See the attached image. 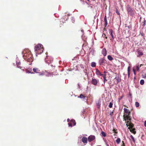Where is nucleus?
<instances>
[{"label": "nucleus", "mask_w": 146, "mask_h": 146, "mask_svg": "<svg viewBox=\"0 0 146 146\" xmlns=\"http://www.w3.org/2000/svg\"><path fill=\"white\" fill-rule=\"evenodd\" d=\"M24 58L28 62H31L33 61V58L31 52L28 50H25L23 52Z\"/></svg>", "instance_id": "nucleus-1"}, {"label": "nucleus", "mask_w": 146, "mask_h": 146, "mask_svg": "<svg viewBox=\"0 0 146 146\" xmlns=\"http://www.w3.org/2000/svg\"><path fill=\"white\" fill-rule=\"evenodd\" d=\"M125 112L124 114L123 115V119L124 120L126 121H131V118L130 116L131 112L129 111L126 108H124L123 109Z\"/></svg>", "instance_id": "nucleus-2"}, {"label": "nucleus", "mask_w": 146, "mask_h": 146, "mask_svg": "<svg viewBox=\"0 0 146 146\" xmlns=\"http://www.w3.org/2000/svg\"><path fill=\"white\" fill-rule=\"evenodd\" d=\"M35 49V51L37 52L36 53L38 54L42 53L44 50L43 46L41 44H38L36 46Z\"/></svg>", "instance_id": "nucleus-3"}, {"label": "nucleus", "mask_w": 146, "mask_h": 146, "mask_svg": "<svg viewBox=\"0 0 146 146\" xmlns=\"http://www.w3.org/2000/svg\"><path fill=\"white\" fill-rule=\"evenodd\" d=\"M126 123V125L127 127L129 126L128 128L130 130V131L134 134H135L136 133V131H135V129H133L134 126L133 124L131 122V121H127Z\"/></svg>", "instance_id": "nucleus-4"}, {"label": "nucleus", "mask_w": 146, "mask_h": 146, "mask_svg": "<svg viewBox=\"0 0 146 146\" xmlns=\"http://www.w3.org/2000/svg\"><path fill=\"white\" fill-rule=\"evenodd\" d=\"M52 61L53 58L50 57H47L45 59V62L48 64L51 63Z\"/></svg>", "instance_id": "nucleus-5"}, {"label": "nucleus", "mask_w": 146, "mask_h": 146, "mask_svg": "<svg viewBox=\"0 0 146 146\" xmlns=\"http://www.w3.org/2000/svg\"><path fill=\"white\" fill-rule=\"evenodd\" d=\"M127 11L128 13L131 15H132L133 11L132 8L129 5L127 6Z\"/></svg>", "instance_id": "nucleus-6"}, {"label": "nucleus", "mask_w": 146, "mask_h": 146, "mask_svg": "<svg viewBox=\"0 0 146 146\" xmlns=\"http://www.w3.org/2000/svg\"><path fill=\"white\" fill-rule=\"evenodd\" d=\"M99 82L98 80H97L95 78H92L91 81V83L92 84L95 86H97L98 82Z\"/></svg>", "instance_id": "nucleus-7"}, {"label": "nucleus", "mask_w": 146, "mask_h": 146, "mask_svg": "<svg viewBox=\"0 0 146 146\" xmlns=\"http://www.w3.org/2000/svg\"><path fill=\"white\" fill-rule=\"evenodd\" d=\"M95 139V137L93 135H90L88 137V140L89 142H91Z\"/></svg>", "instance_id": "nucleus-8"}, {"label": "nucleus", "mask_w": 146, "mask_h": 146, "mask_svg": "<svg viewBox=\"0 0 146 146\" xmlns=\"http://www.w3.org/2000/svg\"><path fill=\"white\" fill-rule=\"evenodd\" d=\"M106 60L104 58L100 59L99 61L100 64V65H103L105 64L106 63Z\"/></svg>", "instance_id": "nucleus-9"}, {"label": "nucleus", "mask_w": 146, "mask_h": 146, "mask_svg": "<svg viewBox=\"0 0 146 146\" xmlns=\"http://www.w3.org/2000/svg\"><path fill=\"white\" fill-rule=\"evenodd\" d=\"M137 53L138 54L137 55V57H140L143 55V53L141 50H137Z\"/></svg>", "instance_id": "nucleus-10"}, {"label": "nucleus", "mask_w": 146, "mask_h": 146, "mask_svg": "<svg viewBox=\"0 0 146 146\" xmlns=\"http://www.w3.org/2000/svg\"><path fill=\"white\" fill-rule=\"evenodd\" d=\"M82 140L84 143H87L88 142V139L86 137H83L82 138Z\"/></svg>", "instance_id": "nucleus-11"}, {"label": "nucleus", "mask_w": 146, "mask_h": 146, "mask_svg": "<svg viewBox=\"0 0 146 146\" xmlns=\"http://www.w3.org/2000/svg\"><path fill=\"white\" fill-rule=\"evenodd\" d=\"M33 70L35 73H39L40 71L38 68L36 67L33 68Z\"/></svg>", "instance_id": "nucleus-12"}, {"label": "nucleus", "mask_w": 146, "mask_h": 146, "mask_svg": "<svg viewBox=\"0 0 146 146\" xmlns=\"http://www.w3.org/2000/svg\"><path fill=\"white\" fill-rule=\"evenodd\" d=\"M102 53L104 56H106L107 54V52L105 49H103L102 51Z\"/></svg>", "instance_id": "nucleus-13"}, {"label": "nucleus", "mask_w": 146, "mask_h": 146, "mask_svg": "<svg viewBox=\"0 0 146 146\" xmlns=\"http://www.w3.org/2000/svg\"><path fill=\"white\" fill-rule=\"evenodd\" d=\"M113 31L112 30V29H110V33L111 36L112 37V39H114V36L113 34Z\"/></svg>", "instance_id": "nucleus-14"}, {"label": "nucleus", "mask_w": 146, "mask_h": 146, "mask_svg": "<svg viewBox=\"0 0 146 146\" xmlns=\"http://www.w3.org/2000/svg\"><path fill=\"white\" fill-rule=\"evenodd\" d=\"M86 96L83 95L82 94H81L78 97V98H80L83 99V100H84L86 99Z\"/></svg>", "instance_id": "nucleus-15"}, {"label": "nucleus", "mask_w": 146, "mask_h": 146, "mask_svg": "<svg viewBox=\"0 0 146 146\" xmlns=\"http://www.w3.org/2000/svg\"><path fill=\"white\" fill-rule=\"evenodd\" d=\"M104 21L105 22V24L104 25L105 27H106L108 24V22L107 20L106 17V16H105L104 18Z\"/></svg>", "instance_id": "nucleus-16"}, {"label": "nucleus", "mask_w": 146, "mask_h": 146, "mask_svg": "<svg viewBox=\"0 0 146 146\" xmlns=\"http://www.w3.org/2000/svg\"><path fill=\"white\" fill-rule=\"evenodd\" d=\"M96 74L100 76L102 74L100 71L98 69H96Z\"/></svg>", "instance_id": "nucleus-17"}, {"label": "nucleus", "mask_w": 146, "mask_h": 146, "mask_svg": "<svg viewBox=\"0 0 146 146\" xmlns=\"http://www.w3.org/2000/svg\"><path fill=\"white\" fill-rule=\"evenodd\" d=\"M107 72H106V71H104L103 73V74H102L101 76H102L103 77V78H106V73H107Z\"/></svg>", "instance_id": "nucleus-18"}, {"label": "nucleus", "mask_w": 146, "mask_h": 146, "mask_svg": "<svg viewBox=\"0 0 146 146\" xmlns=\"http://www.w3.org/2000/svg\"><path fill=\"white\" fill-rule=\"evenodd\" d=\"M127 72H128V76L129 77V76L130 75V66H129L127 68Z\"/></svg>", "instance_id": "nucleus-19"}, {"label": "nucleus", "mask_w": 146, "mask_h": 146, "mask_svg": "<svg viewBox=\"0 0 146 146\" xmlns=\"http://www.w3.org/2000/svg\"><path fill=\"white\" fill-rule=\"evenodd\" d=\"M20 63H19V64H18V65H17V67L18 68H20V69H22V70H24V68L23 67H22V66H21L20 65Z\"/></svg>", "instance_id": "nucleus-20"}, {"label": "nucleus", "mask_w": 146, "mask_h": 146, "mask_svg": "<svg viewBox=\"0 0 146 146\" xmlns=\"http://www.w3.org/2000/svg\"><path fill=\"white\" fill-rule=\"evenodd\" d=\"M146 21L145 19H144L142 23V25L143 27H144L146 25Z\"/></svg>", "instance_id": "nucleus-21"}, {"label": "nucleus", "mask_w": 146, "mask_h": 146, "mask_svg": "<svg viewBox=\"0 0 146 146\" xmlns=\"http://www.w3.org/2000/svg\"><path fill=\"white\" fill-rule=\"evenodd\" d=\"M121 141V140L120 138H118L116 140V142L117 144H119Z\"/></svg>", "instance_id": "nucleus-22"}, {"label": "nucleus", "mask_w": 146, "mask_h": 146, "mask_svg": "<svg viewBox=\"0 0 146 146\" xmlns=\"http://www.w3.org/2000/svg\"><path fill=\"white\" fill-rule=\"evenodd\" d=\"M108 58L110 60H111L113 59V58L110 55L108 56Z\"/></svg>", "instance_id": "nucleus-23"}, {"label": "nucleus", "mask_w": 146, "mask_h": 146, "mask_svg": "<svg viewBox=\"0 0 146 146\" xmlns=\"http://www.w3.org/2000/svg\"><path fill=\"white\" fill-rule=\"evenodd\" d=\"M101 133L102 135V136H103V137H106V133L105 132H104V131H102L101 132Z\"/></svg>", "instance_id": "nucleus-24"}, {"label": "nucleus", "mask_w": 146, "mask_h": 146, "mask_svg": "<svg viewBox=\"0 0 146 146\" xmlns=\"http://www.w3.org/2000/svg\"><path fill=\"white\" fill-rule=\"evenodd\" d=\"M91 65L92 67H95L96 66V64L94 62H92L91 63Z\"/></svg>", "instance_id": "nucleus-25"}, {"label": "nucleus", "mask_w": 146, "mask_h": 146, "mask_svg": "<svg viewBox=\"0 0 146 146\" xmlns=\"http://www.w3.org/2000/svg\"><path fill=\"white\" fill-rule=\"evenodd\" d=\"M115 79L116 80L117 83H118L120 81V80L119 79V77H116L115 78Z\"/></svg>", "instance_id": "nucleus-26"}, {"label": "nucleus", "mask_w": 146, "mask_h": 146, "mask_svg": "<svg viewBox=\"0 0 146 146\" xmlns=\"http://www.w3.org/2000/svg\"><path fill=\"white\" fill-rule=\"evenodd\" d=\"M135 106L136 107H138L139 106V103L137 102H136L135 103Z\"/></svg>", "instance_id": "nucleus-27"}, {"label": "nucleus", "mask_w": 146, "mask_h": 146, "mask_svg": "<svg viewBox=\"0 0 146 146\" xmlns=\"http://www.w3.org/2000/svg\"><path fill=\"white\" fill-rule=\"evenodd\" d=\"M71 122L73 123L74 124V125H76V122H75V121L74 119H72L71 120Z\"/></svg>", "instance_id": "nucleus-28"}, {"label": "nucleus", "mask_w": 146, "mask_h": 146, "mask_svg": "<svg viewBox=\"0 0 146 146\" xmlns=\"http://www.w3.org/2000/svg\"><path fill=\"white\" fill-rule=\"evenodd\" d=\"M144 81L143 80H141L140 81V84L141 85H143L144 84Z\"/></svg>", "instance_id": "nucleus-29"}, {"label": "nucleus", "mask_w": 146, "mask_h": 146, "mask_svg": "<svg viewBox=\"0 0 146 146\" xmlns=\"http://www.w3.org/2000/svg\"><path fill=\"white\" fill-rule=\"evenodd\" d=\"M130 138L132 139L134 142H135V140L133 136L132 135H131L130 136Z\"/></svg>", "instance_id": "nucleus-30"}, {"label": "nucleus", "mask_w": 146, "mask_h": 146, "mask_svg": "<svg viewBox=\"0 0 146 146\" xmlns=\"http://www.w3.org/2000/svg\"><path fill=\"white\" fill-rule=\"evenodd\" d=\"M113 104L111 102H110L109 104V107L110 108H111L112 107Z\"/></svg>", "instance_id": "nucleus-31"}, {"label": "nucleus", "mask_w": 146, "mask_h": 146, "mask_svg": "<svg viewBox=\"0 0 146 146\" xmlns=\"http://www.w3.org/2000/svg\"><path fill=\"white\" fill-rule=\"evenodd\" d=\"M117 130H116L115 129H114L113 130V133L114 132L115 134L117 133ZM114 135H115V134H114Z\"/></svg>", "instance_id": "nucleus-32"}, {"label": "nucleus", "mask_w": 146, "mask_h": 146, "mask_svg": "<svg viewBox=\"0 0 146 146\" xmlns=\"http://www.w3.org/2000/svg\"><path fill=\"white\" fill-rule=\"evenodd\" d=\"M136 70L137 71H139V65H137L136 66Z\"/></svg>", "instance_id": "nucleus-33"}, {"label": "nucleus", "mask_w": 146, "mask_h": 146, "mask_svg": "<svg viewBox=\"0 0 146 146\" xmlns=\"http://www.w3.org/2000/svg\"><path fill=\"white\" fill-rule=\"evenodd\" d=\"M116 13L118 15H120V13H119V11H118V10H117L116 11Z\"/></svg>", "instance_id": "nucleus-34"}, {"label": "nucleus", "mask_w": 146, "mask_h": 146, "mask_svg": "<svg viewBox=\"0 0 146 146\" xmlns=\"http://www.w3.org/2000/svg\"><path fill=\"white\" fill-rule=\"evenodd\" d=\"M107 80L106 79V78H104V84H105V82L107 81Z\"/></svg>", "instance_id": "nucleus-35"}, {"label": "nucleus", "mask_w": 146, "mask_h": 146, "mask_svg": "<svg viewBox=\"0 0 146 146\" xmlns=\"http://www.w3.org/2000/svg\"><path fill=\"white\" fill-rule=\"evenodd\" d=\"M68 125L69 126L72 127V124L71 123H68Z\"/></svg>", "instance_id": "nucleus-36"}, {"label": "nucleus", "mask_w": 146, "mask_h": 146, "mask_svg": "<svg viewBox=\"0 0 146 146\" xmlns=\"http://www.w3.org/2000/svg\"><path fill=\"white\" fill-rule=\"evenodd\" d=\"M122 144L121 145L122 146H125V144L123 141H122Z\"/></svg>", "instance_id": "nucleus-37"}, {"label": "nucleus", "mask_w": 146, "mask_h": 146, "mask_svg": "<svg viewBox=\"0 0 146 146\" xmlns=\"http://www.w3.org/2000/svg\"><path fill=\"white\" fill-rule=\"evenodd\" d=\"M140 34L142 36H144V34H143V33H141Z\"/></svg>", "instance_id": "nucleus-38"}, {"label": "nucleus", "mask_w": 146, "mask_h": 146, "mask_svg": "<svg viewBox=\"0 0 146 146\" xmlns=\"http://www.w3.org/2000/svg\"><path fill=\"white\" fill-rule=\"evenodd\" d=\"M133 71L134 72V74L135 75L136 74V73H135V69H133Z\"/></svg>", "instance_id": "nucleus-39"}, {"label": "nucleus", "mask_w": 146, "mask_h": 146, "mask_svg": "<svg viewBox=\"0 0 146 146\" xmlns=\"http://www.w3.org/2000/svg\"><path fill=\"white\" fill-rule=\"evenodd\" d=\"M144 125L145 127H146V120L144 122Z\"/></svg>", "instance_id": "nucleus-40"}, {"label": "nucleus", "mask_w": 146, "mask_h": 146, "mask_svg": "<svg viewBox=\"0 0 146 146\" xmlns=\"http://www.w3.org/2000/svg\"><path fill=\"white\" fill-rule=\"evenodd\" d=\"M72 22L73 23H74L75 22V20H74L73 18L72 19Z\"/></svg>", "instance_id": "nucleus-41"}, {"label": "nucleus", "mask_w": 146, "mask_h": 146, "mask_svg": "<svg viewBox=\"0 0 146 146\" xmlns=\"http://www.w3.org/2000/svg\"><path fill=\"white\" fill-rule=\"evenodd\" d=\"M104 34V35L105 36L104 37H105V38H107V36H106V35L105 34Z\"/></svg>", "instance_id": "nucleus-42"}, {"label": "nucleus", "mask_w": 146, "mask_h": 146, "mask_svg": "<svg viewBox=\"0 0 146 146\" xmlns=\"http://www.w3.org/2000/svg\"><path fill=\"white\" fill-rule=\"evenodd\" d=\"M131 27V26H129L128 27V28L129 29H130Z\"/></svg>", "instance_id": "nucleus-43"}, {"label": "nucleus", "mask_w": 146, "mask_h": 146, "mask_svg": "<svg viewBox=\"0 0 146 146\" xmlns=\"http://www.w3.org/2000/svg\"><path fill=\"white\" fill-rule=\"evenodd\" d=\"M67 121L68 122L69 121H70V119H67Z\"/></svg>", "instance_id": "nucleus-44"}, {"label": "nucleus", "mask_w": 146, "mask_h": 146, "mask_svg": "<svg viewBox=\"0 0 146 146\" xmlns=\"http://www.w3.org/2000/svg\"><path fill=\"white\" fill-rule=\"evenodd\" d=\"M146 77V74L145 75V76H144L143 78H145Z\"/></svg>", "instance_id": "nucleus-45"}, {"label": "nucleus", "mask_w": 146, "mask_h": 146, "mask_svg": "<svg viewBox=\"0 0 146 146\" xmlns=\"http://www.w3.org/2000/svg\"><path fill=\"white\" fill-rule=\"evenodd\" d=\"M113 113V112H112V113H110V115H112V114Z\"/></svg>", "instance_id": "nucleus-46"}, {"label": "nucleus", "mask_w": 146, "mask_h": 146, "mask_svg": "<svg viewBox=\"0 0 146 146\" xmlns=\"http://www.w3.org/2000/svg\"><path fill=\"white\" fill-rule=\"evenodd\" d=\"M142 64H141V65H140V67H141V66H142Z\"/></svg>", "instance_id": "nucleus-47"}, {"label": "nucleus", "mask_w": 146, "mask_h": 146, "mask_svg": "<svg viewBox=\"0 0 146 146\" xmlns=\"http://www.w3.org/2000/svg\"><path fill=\"white\" fill-rule=\"evenodd\" d=\"M82 113H83V114H84V113H83V112H82Z\"/></svg>", "instance_id": "nucleus-48"}, {"label": "nucleus", "mask_w": 146, "mask_h": 146, "mask_svg": "<svg viewBox=\"0 0 146 146\" xmlns=\"http://www.w3.org/2000/svg\"><path fill=\"white\" fill-rule=\"evenodd\" d=\"M28 71L29 72V73H31V72H30L29 70H28Z\"/></svg>", "instance_id": "nucleus-49"}, {"label": "nucleus", "mask_w": 146, "mask_h": 146, "mask_svg": "<svg viewBox=\"0 0 146 146\" xmlns=\"http://www.w3.org/2000/svg\"><path fill=\"white\" fill-rule=\"evenodd\" d=\"M88 1H89V0H87Z\"/></svg>", "instance_id": "nucleus-50"}, {"label": "nucleus", "mask_w": 146, "mask_h": 146, "mask_svg": "<svg viewBox=\"0 0 146 146\" xmlns=\"http://www.w3.org/2000/svg\"><path fill=\"white\" fill-rule=\"evenodd\" d=\"M104 29L105 30V28H104Z\"/></svg>", "instance_id": "nucleus-51"}, {"label": "nucleus", "mask_w": 146, "mask_h": 146, "mask_svg": "<svg viewBox=\"0 0 146 146\" xmlns=\"http://www.w3.org/2000/svg\"><path fill=\"white\" fill-rule=\"evenodd\" d=\"M100 146V145H99V146Z\"/></svg>", "instance_id": "nucleus-52"}]
</instances>
